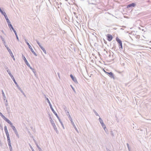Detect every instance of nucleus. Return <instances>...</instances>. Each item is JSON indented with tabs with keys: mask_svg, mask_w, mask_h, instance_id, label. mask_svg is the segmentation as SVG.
<instances>
[{
	"mask_svg": "<svg viewBox=\"0 0 151 151\" xmlns=\"http://www.w3.org/2000/svg\"><path fill=\"white\" fill-rule=\"evenodd\" d=\"M116 40L119 44V49L120 50L122 49V45L121 40L118 37H116Z\"/></svg>",
	"mask_w": 151,
	"mask_h": 151,
	"instance_id": "nucleus-1",
	"label": "nucleus"
},
{
	"mask_svg": "<svg viewBox=\"0 0 151 151\" xmlns=\"http://www.w3.org/2000/svg\"><path fill=\"white\" fill-rule=\"evenodd\" d=\"M27 45H28V47H29V48L30 49L31 51V52L35 55L36 56H37V54H36V53H35V52L32 49V48L31 46H30V44H29V43L27 42Z\"/></svg>",
	"mask_w": 151,
	"mask_h": 151,
	"instance_id": "nucleus-2",
	"label": "nucleus"
},
{
	"mask_svg": "<svg viewBox=\"0 0 151 151\" xmlns=\"http://www.w3.org/2000/svg\"><path fill=\"white\" fill-rule=\"evenodd\" d=\"M107 40L109 41H111L113 39L112 36L109 34H107L106 35Z\"/></svg>",
	"mask_w": 151,
	"mask_h": 151,
	"instance_id": "nucleus-3",
	"label": "nucleus"
},
{
	"mask_svg": "<svg viewBox=\"0 0 151 151\" xmlns=\"http://www.w3.org/2000/svg\"><path fill=\"white\" fill-rule=\"evenodd\" d=\"M4 130L6 133V135H9L8 132L7 130V127L6 126H5L4 127Z\"/></svg>",
	"mask_w": 151,
	"mask_h": 151,
	"instance_id": "nucleus-4",
	"label": "nucleus"
},
{
	"mask_svg": "<svg viewBox=\"0 0 151 151\" xmlns=\"http://www.w3.org/2000/svg\"><path fill=\"white\" fill-rule=\"evenodd\" d=\"M4 120L9 124H10L11 125H12V124L10 121L8 119L5 118Z\"/></svg>",
	"mask_w": 151,
	"mask_h": 151,
	"instance_id": "nucleus-5",
	"label": "nucleus"
},
{
	"mask_svg": "<svg viewBox=\"0 0 151 151\" xmlns=\"http://www.w3.org/2000/svg\"><path fill=\"white\" fill-rule=\"evenodd\" d=\"M7 49L8 51L9 52V53L10 54L11 56L12 55V57L13 58H14V57L13 55V54L12 52V51H11L10 50L9 48H7Z\"/></svg>",
	"mask_w": 151,
	"mask_h": 151,
	"instance_id": "nucleus-6",
	"label": "nucleus"
},
{
	"mask_svg": "<svg viewBox=\"0 0 151 151\" xmlns=\"http://www.w3.org/2000/svg\"><path fill=\"white\" fill-rule=\"evenodd\" d=\"M6 136H7V139L8 143H11V141H10V138L9 137V135H7Z\"/></svg>",
	"mask_w": 151,
	"mask_h": 151,
	"instance_id": "nucleus-7",
	"label": "nucleus"
},
{
	"mask_svg": "<svg viewBox=\"0 0 151 151\" xmlns=\"http://www.w3.org/2000/svg\"><path fill=\"white\" fill-rule=\"evenodd\" d=\"M107 74H109L110 76L112 78H114V75L112 72H109V73L108 72V73H107Z\"/></svg>",
	"mask_w": 151,
	"mask_h": 151,
	"instance_id": "nucleus-8",
	"label": "nucleus"
},
{
	"mask_svg": "<svg viewBox=\"0 0 151 151\" xmlns=\"http://www.w3.org/2000/svg\"><path fill=\"white\" fill-rule=\"evenodd\" d=\"M135 4L132 3V4L129 5L127 6V7H130L131 6H135Z\"/></svg>",
	"mask_w": 151,
	"mask_h": 151,
	"instance_id": "nucleus-9",
	"label": "nucleus"
},
{
	"mask_svg": "<svg viewBox=\"0 0 151 151\" xmlns=\"http://www.w3.org/2000/svg\"><path fill=\"white\" fill-rule=\"evenodd\" d=\"M40 46V47L41 48L42 50L43 51V52L45 53V54H46V50H45V49L44 48L42 47V46Z\"/></svg>",
	"mask_w": 151,
	"mask_h": 151,
	"instance_id": "nucleus-10",
	"label": "nucleus"
},
{
	"mask_svg": "<svg viewBox=\"0 0 151 151\" xmlns=\"http://www.w3.org/2000/svg\"><path fill=\"white\" fill-rule=\"evenodd\" d=\"M14 132L16 134V135L17 136V137H19V134L18 133V132L17 131V130H15V131H14Z\"/></svg>",
	"mask_w": 151,
	"mask_h": 151,
	"instance_id": "nucleus-11",
	"label": "nucleus"
},
{
	"mask_svg": "<svg viewBox=\"0 0 151 151\" xmlns=\"http://www.w3.org/2000/svg\"><path fill=\"white\" fill-rule=\"evenodd\" d=\"M9 146V148L10 150H12V147L11 145V143H8Z\"/></svg>",
	"mask_w": 151,
	"mask_h": 151,
	"instance_id": "nucleus-12",
	"label": "nucleus"
},
{
	"mask_svg": "<svg viewBox=\"0 0 151 151\" xmlns=\"http://www.w3.org/2000/svg\"><path fill=\"white\" fill-rule=\"evenodd\" d=\"M12 30H13L15 34V35H16V37H17V32L15 30V29H14V28H13Z\"/></svg>",
	"mask_w": 151,
	"mask_h": 151,
	"instance_id": "nucleus-13",
	"label": "nucleus"
},
{
	"mask_svg": "<svg viewBox=\"0 0 151 151\" xmlns=\"http://www.w3.org/2000/svg\"><path fill=\"white\" fill-rule=\"evenodd\" d=\"M24 62H25L26 64H27V65L28 66H30L29 64V63H28V62H27V60H26Z\"/></svg>",
	"mask_w": 151,
	"mask_h": 151,
	"instance_id": "nucleus-14",
	"label": "nucleus"
},
{
	"mask_svg": "<svg viewBox=\"0 0 151 151\" xmlns=\"http://www.w3.org/2000/svg\"><path fill=\"white\" fill-rule=\"evenodd\" d=\"M12 77H13V78H12L14 82L16 84H17V82H16V81H15L14 78L13 77V76H12Z\"/></svg>",
	"mask_w": 151,
	"mask_h": 151,
	"instance_id": "nucleus-15",
	"label": "nucleus"
},
{
	"mask_svg": "<svg viewBox=\"0 0 151 151\" xmlns=\"http://www.w3.org/2000/svg\"><path fill=\"white\" fill-rule=\"evenodd\" d=\"M4 15V17L6 16V14L5 12H1Z\"/></svg>",
	"mask_w": 151,
	"mask_h": 151,
	"instance_id": "nucleus-16",
	"label": "nucleus"
},
{
	"mask_svg": "<svg viewBox=\"0 0 151 151\" xmlns=\"http://www.w3.org/2000/svg\"><path fill=\"white\" fill-rule=\"evenodd\" d=\"M72 79L74 81H77L76 78L74 77L72 78Z\"/></svg>",
	"mask_w": 151,
	"mask_h": 151,
	"instance_id": "nucleus-17",
	"label": "nucleus"
},
{
	"mask_svg": "<svg viewBox=\"0 0 151 151\" xmlns=\"http://www.w3.org/2000/svg\"><path fill=\"white\" fill-rule=\"evenodd\" d=\"M22 57L24 61L27 60L26 58H25V57L23 55L22 56Z\"/></svg>",
	"mask_w": 151,
	"mask_h": 151,
	"instance_id": "nucleus-18",
	"label": "nucleus"
},
{
	"mask_svg": "<svg viewBox=\"0 0 151 151\" xmlns=\"http://www.w3.org/2000/svg\"><path fill=\"white\" fill-rule=\"evenodd\" d=\"M12 129H13V130H14V131H15V130H16L15 127L14 126H12Z\"/></svg>",
	"mask_w": 151,
	"mask_h": 151,
	"instance_id": "nucleus-19",
	"label": "nucleus"
},
{
	"mask_svg": "<svg viewBox=\"0 0 151 151\" xmlns=\"http://www.w3.org/2000/svg\"><path fill=\"white\" fill-rule=\"evenodd\" d=\"M9 27H11L12 28V29L14 28L11 24H9Z\"/></svg>",
	"mask_w": 151,
	"mask_h": 151,
	"instance_id": "nucleus-20",
	"label": "nucleus"
},
{
	"mask_svg": "<svg viewBox=\"0 0 151 151\" xmlns=\"http://www.w3.org/2000/svg\"><path fill=\"white\" fill-rule=\"evenodd\" d=\"M6 20L7 22L8 23H10L9 20V19H6Z\"/></svg>",
	"mask_w": 151,
	"mask_h": 151,
	"instance_id": "nucleus-21",
	"label": "nucleus"
},
{
	"mask_svg": "<svg viewBox=\"0 0 151 151\" xmlns=\"http://www.w3.org/2000/svg\"><path fill=\"white\" fill-rule=\"evenodd\" d=\"M47 100L48 101V103L50 104V103L49 100L47 98Z\"/></svg>",
	"mask_w": 151,
	"mask_h": 151,
	"instance_id": "nucleus-22",
	"label": "nucleus"
},
{
	"mask_svg": "<svg viewBox=\"0 0 151 151\" xmlns=\"http://www.w3.org/2000/svg\"><path fill=\"white\" fill-rule=\"evenodd\" d=\"M70 76L71 77V78H72L73 77V76L72 74H71L70 75Z\"/></svg>",
	"mask_w": 151,
	"mask_h": 151,
	"instance_id": "nucleus-23",
	"label": "nucleus"
},
{
	"mask_svg": "<svg viewBox=\"0 0 151 151\" xmlns=\"http://www.w3.org/2000/svg\"><path fill=\"white\" fill-rule=\"evenodd\" d=\"M5 18L6 19H8V17H7V15H6V16H5Z\"/></svg>",
	"mask_w": 151,
	"mask_h": 151,
	"instance_id": "nucleus-24",
	"label": "nucleus"
},
{
	"mask_svg": "<svg viewBox=\"0 0 151 151\" xmlns=\"http://www.w3.org/2000/svg\"><path fill=\"white\" fill-rule=\"evenodd\" d=\"M104 72H105L106 73H107V72H106L104 69Z\"/></svg>",
	"mask_w": 151,
	"mask_h": 151,
	"instance_id": "nucleus-25",
	"label": "nucleus"
},
{
	"mask_svg": "<svg viewBox=\"0 0 151 151\" xmlns=\"http://www.w3.org/2000/svg\"><path fill=\"white\" fill-rule=\"evenodd\" d=\"M17 38V39L18 40V36L17 35V37H16Z\"/></svg>",
	"mask_w": 151,
	"mask_h": 151,
	"instance_id": "nucleus-26",
	"label": "nucleus"
},
{
	"mask_svg": "<svg viewBox=\"0 0 151 151\" xmlns=\"http://www.w3.org/2000/svg\"><path fill=\"white\" fill-rule=\"evenodd\" d=\"M102 122H103V121H101V124H103V123H101Z\"/></svg>",
	"mask_w": 151,
	"mask_h": 151,
	"instance_id": "nucleus-27",
	"label": "nucleus"
},
{
	"mask_svg": "<svg viewBox=\"0 0 151 151\" xmlns=\"http://www.w3.org/2000/svg\"><path fill=\"white\" fill-rule=\"evenodd\" d=\"M102 122H103V121H101V124H103V123H101Z\"/></svg>",
	"mask_w": 151,
	"mask_h": 151,
	"instance_id": "nucleus-28",
	"label": "nucleus"
},
{
	"mask_svg": "<svg viewBox=\"0 0 151 151\" xmlns=\"http://www.w3.org/2000/svg\"><path fill=\"white\" fill-rule=\"evenodd\" d=\"M102 122H103V121H101V124H103V123H101Z\"/></svg>",
	"mask_w": 151,
	"mask_h": 151,
	"instance_id": "nucleus-29",
	"label": "nucleus"
}]
</instances>
